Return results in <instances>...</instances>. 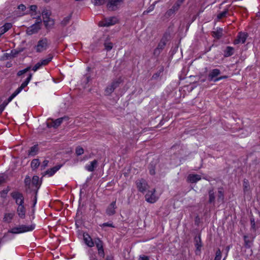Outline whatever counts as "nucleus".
Wrapping results in <instances>:
<instances>
[{"label": "nucleus", "instance_id": "f257e3e1", "mask_svg": "<svg viewBox=\"0 0 260 260\" xmlns=\"http://www.w3.org/2000/svg\"><path fill=\"white\" fill-rule=\"evenodd\" d=\"M35 228V224H32L30 225H20L18 227H14L11 230H9L7 233H12V234H20L26 232L32 231Z\"/></svg>", "mask_w": 260, "mask_h": 260}, {"label": "nucleus", "instance_id": "f03ea898", "mask_svg": "<svg viewBox=\"0 0 260 260\" xmlns=\"http://www.w3.org/2000/svg\"><path fill=\"white\" fill-rule=\"evenodd\" d=\"M107 8L110 11H115L118 10L123 4L124 0H107Z\"/></svg>", "mask_w": 260, "mask_h": 260}, {"label": "nucleus", "instance_id": "7ed1b4c3", "mask_svg": "<svg viewBox=\"0 0 260 260\" xmlns=\"http://www.w3.org/2000/svg\"><path fill=\"white\" fill-rule=\"evenodd\" d=\"M122 81V79L121 77H119L118 78L113 80L111 84L106 87L105 89L106 93L109 95L111 94L116 88L119 86Z\"/></svg>", "mask_w": 260, "mask_h": 260}, {"label": "nucleus", "instance_id": "20e7f679", "mask_svg": "<svg viewBox=\"0 0 260 260\" xmlns=\"http://www.w3.org/2000/svg\"><path fill=\"white\" fill-rule=\"evenodd\" d=\"M42 180H39L38 176H34L31 180V192L38 193V190L42 184Z\"/></svg>", "mask_w": 260, "mask_h": 260}, {"label": "nucleus", "instance_id": "39448f33", "mask_svg": "<svg viewBox=\"0 0 260 260\" xmlns=\"http://www.w3.org/2000/svg\"><path fill=\"white\" fill-rule=\"evenodd\" d=\"M42 24V20L36 22V23L30 27H28L26 29V34L28 35H31L37 33L41 29V25Z\"/></svg>", "mask_w": 260, "mask_h": 260}, {"label": "nucleus", "instance_id": "423d86ee", "mask_svg": "<svg viewBox=\"0 0 260 260\" xmlns=\"http://www.w3.org/2000/svg\"><path fill=\"white\" fill-rule=\"evenodd\" d=\"M10 194L12 198L15 200L17 205L24 204V199L22 193L18 191H13Z\"/></svg>", "mask_w": 260, "mask_h": 260}, {"label": "nucleus", "instance_id": "0eeeda50", "mask_svg": "<svg viewBox=\"0 0 260 260\" xmlns=\"http://www.w3.org/2000/svg\"><path fill=\"white\" fill-rule=\"evenodd\" d=\"M48 46V40L46 38L40 40L35 46L37 52H41L46 50Z\"/></svg>", "mask_w": 260, "mask_h": 260}, {"label": "nucleus", "instance_id": "6e6552de", "mask_svg": "<svg viewBox=\"0 0 260 260\" xmlns=\"http://www.w3.org/2000/svg\"><path fill=\"white\" fill-rule=\"evenodd\" d=\"M93 242L94 245L95 244L97 247L99 255L103 258L104 257L105 253L103 248V241L100 238H97L94 239V241Z\"/></svg>", "mask_w": 260, "mask_h": 260}, {"label": "nucleus", "instance_id": "1a4fd4ad", "mask_svg": "<svg viewBox=\"0 0 260 260\" xmlns=\"http://www.w3.org/2000/svg\"><path fill=\"white\" fill-rule=\"evenodd\" d=\"M52 120L51 122H47V125L48 127H53L54 128H56L58 126H59L61 123L62 122L63 120H68L69 117L68 116H64L61 118H59L55 120Z\"/></svg>", "mask_w": 260, "mask_h": 260}, {"label": "nucleus", "instance_id": "9d476101", "mask_svg": "<svg viewBox=\"0 0 260 260\" xmlns=\"http://www.w3.org/2000/svg\"><path fill=\"white\" fill-rule=\"evenodd\" d=\"M117 19L115 17H111L106 18L103 21L99 22V25L101 26H109L116 24L117 22Z\"/></svg>", "mask_w": 260, "mask_h": 260}, {"label": "nucleus", "instance_id": "9b49d317", "mask_svg": "<svg viewBox=\"0 0 260 260\" xmlns=\"http://www.w3.org/2000/svg\"><path fill=\"white\" fill-rule=\"evenodd\" d=\"M136 185L138 190L142 193H144L147 189L148 184L147 181L142 178L136 181Z\"/></svg>", "mask_w": 260, "mask_h": 260}, {"label": "nucleus", "instance_id": "f8f14e48", "mask_svg": "<svg viewBox=\"0 0 260 260\" xmlns=\"http://www.w3.org/2000/svg\"><path fill=\"white\" fill-rule=\"evenodd\" d=\"M117 208L116 206V200L113 201L107 207L106 209V213L109 216H113L116 214V209Z\"/></svg>", "mask_w": 260, "mask_h": 260}, {"label": "nucleus", "instance_id": "ddd939ff", "mask_svg": "<svg viewBox=\"0 0 260 260\" xmlns=\"http://www.w3.org/2000/svg\"><path fill=\"white\" fill-rule=\"evenodd\" d=\"M155 189H153L152 190H149L148 192L146 194L145 198L146 201L150 203H155L157 198L155 195Z\"/></svg>", "mask_w": 260, "mask_h": 260}, {"label": "nucleus", "instance_id": "4468645a", "mask_svg": "<svg viewBox=\"0 0 260 260\" xmlns=\"http://www.w3.org/2000/svg\"><path fill=\"white\" fill-rule=\"evenodd\" d=\"M194 243L196 247V254H198L201 251V248L203 246V244L201 240V234H199L194 238Z\"/></svg>", "mask_w": 260, "mask_h": 260}, {"label": "nucleus", "instance_id": "2eb2a0df", "mask_svg": "<svg viewBox=\"0 0 260 260\" xmlns=\"http://www.w3.org/2000/svg\"><path fill=\"white\" fill-rule=\"evenodd\" d=\"M248 37V34L246 32H239L237 39L234 41V44L236 45L240 43L244 44L247 38Z\"/></svg>", "mask_w": 260, "mask_h": 260}, {"label": "nucleus", "instance_id": "dca6fc26", "mask_svg": "<svg viewBox=\"0 0 260 260\" xmlns=\"http://www.w3.org/2000/svg\"><path fill=\"white\" fill-rule=\"evenodd\" d=\"M221 74L220 71L218 69L212 70L209 72L208 76V80L209 81H214L215 78H218V76Z\"/></svg>", "mask_w": 260, "mask_h": 260}, {"label": "nucleus", "instance_id": "f3484780", "mask_svg": "<svg viewBox=\"0 0 260 260\" xmlns=\"http://www.w3.org/2000/svg\"><path fill=\"white\" fill-rule=\"evenodd\" d=\"M180 6L178 3H175L173 7L169 9L165 13L167 17H170L174 15L180 8Z\"/></svg>", "mask_w": 260, "mask_h": 260}, {"label": "nucleus", "instance_id": "a211bd4d", "mask_svg": "<svg viewBox=\"0 0 260 260\" xmlns=\"http://www.w3.org/2000/svg\"><path fill=\"white\" fill-rule=\"evenodd\" d=\"M169 37V34L167 33H165L164 34L162 38L161 39L159 43H158L157 48L159 49L162 50L165 46L166 45L167 42L168 41V37Z\"/></svg>", "mask_w": 260, "mask_h": 260}, {"label": "nucleus", "instance_id": "6ab92c4d", "mask_svg": "<svg viewBox=\"0 0 260 260\" xmlns=\"http://www.w3.org/2000/svg\"><path fill=\"white\" fill-rule=\"evenodd\" d=\"M17 214L19 217L21 219H24L25 217L26 209L24 207V204H20L18 205L17 210Z\"/></svg>", "mask_w": 260, "mask_h": 260}, {"label": "nucleus", "instance_id": "aec40b11", "mask_svg": "<svg viewBox=\"0 0 260 260\" xmlns=\"http://www.w3.org/2000/svg\"><path fill=\"white\" fill-rule=\"evenodd\" d=\"M62 166V165H58L47 170L45 172L44 176L45 175H48L49 176H53L58 170L60 169Z\"/></svg>", "mask_w": 260, "mask_h": 260}, {"label": "nucleus", "instance_id": "412c9836", "mask_svg": "<svg viewBox=\"0 0 260 260\" xmlns=\"http://www.w3.org/2000/svg\"><path fill=\"white\" fill-rule=\"evenodd\" d=\"M24 184L25 187V191L26 192L31 193V180L29 176H26L24 179Z\"/></svg>", "mask_w": 260, "mask_h": 260}, {"label": "nucleus", "instance_id": "4be33fe9", "mask_svg": "<svg viewBox=\"0 0 260 260\" xmlns=\"http://www.w3.org/2000/svg\"><path fill=\"white\" fill-rule=\"evenodd\" d=\"M32 76V74L31 73H29L28 74V76L27 77V78L25 79V80L21 84L20 86L16 90L19 92H20L21 90L24 89L25 87L27 86L28 83L31 79Z\"/></svg>", "mask_w": 260, "mask_h": 260}, {"label": "nucleus", "instance_id": "5701e85b", "mask_svg": "<svg viewBox=\"0 0 260 260\" xmlns=\"http://www.w3.org/2000/svg\"><path fill=\"white\" fill-rule=\"evenodd\" d=\"M212 36L216 39H220L223 36V29L220 27H217L216 29L212 32Z\"/></svg>", "mask_w": 260, "mask_h": 260}, {"label": "nucleus", "instance_id": "b1692460", "mask_svg": "<svg viewBox=\"0 0 260 260\" xmlns=\"http://www.w3.org/2000/svg\"><path fill=\"white\" fill-rule=\"evenodd\" d=\"M234 48L233 47L227 46L223 50V56L225 57H228L232 56L234 53Z\"/></svg>", "mask_w": 260, "mask_h": 260}, {"label": "nucleus", "instance_id": "393cba45", "mask_svg": "<svg viewBox=\"0 0 260 260\" xmlns=\"http://www.w3.org/2000/svg\"><path fill=\"white\" fill-rule=\"evenodd\" d=\"M187 179L191 183H196L201 179V177L198 174H189Z\"/></svg>", "mask_w": 260, "mask_h": 260}, {"label": "nucleus", "instance_id": "a878e982", "mask_svg": "<svg viewBox=\"0 0 260 260\" xmlns=\"http://www.w3.org/2000/svg\"><path fill=\"white\" fill-rule=\"evenodd\" d=\"M39 148L38 147V145L36 144L31 147L28 150V155L29 156H35L36 155L38 152H39Z\"/></svg>", "mask_w": 260, "mask_h": 260}, {"label": "nucleus", "instance_id": "bb28decb", "mask_svg": "<svg viewBox=\"0 0 260 260\" xmlns=\"http://www.w3.org/2000/svg\"><path fill=\"white\" fill-rule=\"evenodd\" d=\"M98 166V160L96 159L93 160L90 162V164L87 165L85 168L89 172H93Z\"/></svg>", "mask_w": 260, "mask_h": 260}, {"label": "nucleus", "instance_id": "cd10ccee", "mask_svg": "<svg viewBox=\"0 0 260 260\" xmlns=\"http://www.w3.org/2000/svg\"><path fill=\"white\" fill-rule=\"evenodd\" d=\"M83 236L85 243L90 247H93L94 246V242L89 235L87 234L86 235H84Z\"/></svg>", "mask_w": 260, "mask_h": 260}, {"label": "nucleus", "instance_id": "c85d7f7f", "mask_svg": "<svg viewBox=\"0 0 260 260\" xmlns=\"http://www.w3.org/2000/svg\"><path fill=\"white\" fill-rule=\"evenodd\" d=\"M209 200L208 202L210 204L214 203L215 202V197L213 191V188H211L208 191Z\"/></svg>", "mask_w": 260, "mask_h": 260}, {"label": "nucleus", "instance_id": "c756f323", "mask_svg": "<svg viewBox=\"0 0 260 260\" xmlns=\"http://www.w3.org/2000/svg\"><path fill=\"white\" fill-rule=\"evenodd\" d=\"M156 162L151 161L148 166V170L150 175H154L155 174Z\"/></svg>", "mask_w": 260, "mask_h": 260}, {"label": "nucleus", "instance_id": "7c9ffc66", "mask_svg": "<svg viewBox=\"0 0 260 260\" xmlns=\"http://www.w3.org/2000/svg\"><path fill=\"white\" fill-rule=\"evenodd\" d=\"M217 200L219 202H223L224 201V192L223 187H220L218 188Z\"/></svg>", "mask_w": 260, "mask_h": 260}, {"label": "nucleus", "instance_id": "2f4dec72", "mask_svg": "<svg viewBox=\"0 0 260 260\" xmlns=\"http://www.w3.org/2000/svg\"><path fill=\"white\" fill-rule=\"evenodd\" d=\"M72 13H71L69 15H68V16L64 17L63 20L61 21V22H60V24L62 26V27H64L66 26L67 25H68L71 19V18H72Z\"/></svg>", "mask_w": 260, "mask_h": 260}, {"label": "nucleus", "instance_id": "473e14b6", "mask_svg": "<svg viewBox=\"0 0 260 260\" xmlns=\"http://www.w3.org/2000/svg\"><path fill=\"white\" fill-rule=\"evenodd\" d=\"M14 216V213H6L4 215V221L5 222L10 223L11 222V220L13 219Z\"/></svg>", "mask_w": 260, "mask_h": 260}, {"label": "nucleus", "instance_id": "72a5a7b5", "mask_svg": "<svg viewBox=\"0 0 260 260\" xmlns=\"http://www.w3.org/2000/svg\"><path fill=\"white\" fill-rule=\"evenodd\" d=\"M164 67H160L158 71L153 75L152 79H157L160 76L161 74L164 72Z\"/></svg>", "mask_w": 260, "mask_h": 260}, {"label": "nucleus", "instance_id": "f704fd0d", "mask_svg": "<svg viewBox=\"0 0 260 260\" xmlns=\"http://www.w3.org/2000/svg\"><path fill=\"white\" fill-rule=\"evenodd\" d=\"M40 164L39 159H34L31 162V167L33 170H35L39 167Z\"/></svg>", "mask_w": 260, "mask_h": 260}, {"label": "nucleus", "instance_id": "c9c22d12", "mask_svg": "<svg viewBox=\"0 0 260 260\" xmlns=\"http://www.w3.org/2000/svg\"><path fill=\"white\" fill-rule=\"evenodd\" d=\"M52 58V55L49 54L47 58L42 59L40 62L43 66H45L47 65L51 61Z\"/></svg>", "mask_w": 260, "mask_h": 260}, {"label": "nucleus", "instance_id": "e433bc0d", "mask_svg": "<svg viewBox=\"0 0 260 260\" xmlns=\"http://www.w3.org/2000/svg\"><path fill=\"white\" fill-rule=\"evenodd\" d=\"M244 241V246L246 248H249L251 247L252 241L248 239V236L244 235L243 236Z\"/></svg>", "mask_w": 260, "mask_h": 260}, {"label": "nucleus", "instance_id": "4c0bfd02", "mask_svg": "<svg viewBox=\"0 0 260 260\" xmlns=\"http://www.w3.org/2000/svg\"><path fill=\"white\" fill-rule=\"evenodd\" d=\"M18 91H17V90H16L12 94L11 96H10L8 99L6 100L4 102L5 103H6L8 105L10 102L12 101V100L19 93Z\"/></svg>", "mask_w": 260, "mask_h": 260}, {"label": "nucleus", "instance_id": "58836bf2", "mask_svg": "<svg viewBox=\"0 0 260 260\" xmlns=\"http://www.w3.org/2000/svg\"><path fill=\"white\" fill-rule=\"evenodd\" d=\"M104 45L105 47V49L107 50V51H110L113 47V43L111 42H108L107 41H105V42L104 44Z\"/></svg>", "mask_w": 260, "mask_h": 260}, {"label": "nucleus", "instance_id": "ea45409f", "mask_svg": "<svg viewBox=\"0 0 260 260\" xmlns=\"http://www.w3.org/2000/svg\"><path fill=\"white\" fill-rule=\"evenodd\" d=\"M229 10L228 9H225L223 12L219 13L218 14L217 16V18L218 19H221L223 18L226 17L227 14H228Z\"/></svg>", "mask_w": 260, "mask_h": 260}, {"label": "nucleus", "instance_id": "a19ab883", "mask_svg": "<svg viewBox=\"0 0 260 260\" xmlns=\"http://www.w3.org/2000/svg\"><path fill=\"white\" fill-rule=\"evenodd\" d=\"M30 69H31V67L30 66L27 67L26 68H25V69H23L22 70H20V71H18L17 72V76H18V77L21 76L24 74H25L26 72H27L29 71H30Z\"/></svg>", "mask_w": 260, "mask_h": 260}, {"label": "nucleus", "instance_id": "79ce46f5", "mask_svg": "<svg viewBox=\"0 0 260 260\" xmlns=\"http://www.w3.org/2000/svg\"><path fill=\"white\" fill-rule=\"evenodd\" d=\"M51 14V12L47 9H44L42 12L43 18L44 19L48 18V17H50Z\"/></svg>", "mask_w": 260, "mask_h": 260}, {"label": "nucleus", "instance_id": "37998d69", "mask_svg": "<svg viewBox=\"0 0 260 260\" xmlns=\"http://www.w3.org/2000/svg\"><path fill=\"white\" fill-rule=\"evenodd\" d=\"M10 188L9 186H8L6 189L3 190L1 191V197L3 198H6L7 197V194L8 192L10 191Z\"/></svg>", "mask_w": 260, "mask_h": 260}, {"label": "nucleus", "instance_id": "c03bdc74", "mask_svg": "<svg viewBox=\"0 0 260 260\" xmlns=\"http://www.w3.org/2000/svg\"><path fill=\"white\" fill-rule=\"evenodd\" d=\"M91 1L95 6H101L104 5L107 0H91Z\"/></svg>", "mask_w": 260, "mask_h": 260}, {"label": "nucleus", "instance_id": "a18cd8bd", "mask_svg": "<svg viewBox=\"0 0 260 260\" xmlns=\"http://www.w3.org/2000/svg\"><path fill=\"white\" fill-rule=\"evenodd\" d=\"M250 220L251 229L253 230L254 231H256L257 228H256L255 219L253 216H251L250 217Z\"/></svg>", "mask_w": 260, "mask_h": 260}, {"label": "nucleus", "instance_id": "49530a36", "mask_svg": "<svg viewBox=\"0 0 260 260\" xmlns=\"http://www.w3.org/2000/svg\"><path fill=\"white\" fill-rule=\"evenodd\" d=\"M84 153V149L82 147L80 146H78L76 148V154L77 156H79L83 154Z\"/></svg>", "mask_w": 260, "mask_h": 260}, {"label": "nucleus", "instance_id": "de8ad7c7", "mask_svg": "<svg viewBox=\"0 0 260 260\" xmlns=\"http://www.w3.org/2000/svg\"><path fill=\"white\" fill-rule=\"evenodd\" d=\"M221 257V252L220 249L218 248L216 250L214 260H220Z\"/></svg>", "mask_w": 260, "mask_h": 260}, {"label": "nucleus", "instance_id": "09e8293b", "mask_svg": "<svg viewBox=\"0 0 260 260\" xmlns=\"http://www.w3.org/2000/svg\"><path fill=\"white\" fill-rule=\"evenodd\" d=\"M12 27V24L11 23H6L4 24L3 26H2V27L4 28L5 30H6L7 31H8L9 29H10Z\"/></svg>", "mask_w": 260, "mask_h": 260}, {"label": "nucleus", "instance_id": "8fccbe9b", "mask_svg": "<svg viewBox=\"0 0 260 260\" xmlns=\"http://www.w3.org/2000/svg\"><path fill=\"white\" fill-rule=\"evenodd\" d=\"M42 64H41V62L39 61L37 62L32 68V70L34 72L37 71L38 69H40L42 67Z\"/></svg>", "mask_w": 260, "mask_h": 260}, {"label": "nucleus", "instance_id": "3c124183", "mask_svg": "<svg viewBox=\"0 0 260 260\" xmlns=\"http://www.w3.org/2000/svg\"><path fill=\"white\" fill-rule=\"evenodd\" d=\"M50 19L51 18L50 17H48V18H43V23L46 29H49V25L48 24V22Z\"/></svg>", "mask_w": 260, "mask_h": 260}, {"label": "nucleus", "instance_id": "603ef678", "mask_svg": "<svg viewBox=\"0 0 260 260\" xmlns=\"http://www.w3.org/2000/svg\"><path fill=\"white\" fill-rule=\"evenodd\" d=\"M162 51L160 49H159L158 48H157V47L154 50V52H153V54L154 55L156 56H158L160 54V53H161V52Z\"/></svg>", "mask_w": 260, "mask_h": 260}, {"label": "nucleus", "instance_id": "864d4df0", "mask_svg": "<svg viewBox=\"0 0 260 260\" xmlns=\"http://www.w3.org/2000/svg\"><path fill=\"white\" fill-rule=\"evenodd\" d=\"M48 162L49 161L48 160H44L43 161V163L41 166L42 170L45 169V168L48 166Z\"/></svg>", "mask_w": 260, "mask_h": 260}, {"label": "nucleus", "instance_id": "5fc2aeb1", "mask_svg": "<svg viewBox=\"0 0 260 260\" xmlns=\"http://www.w3.org/2000/svg\"><path fill=\"white\" fill-rule=\"evenodd\" d=\"M7 105L6 103L3 102V103L0 105V115L2 114L3 111L4 110L6 106Z\"/></svg>", "mask_w": 260, "mask_h": 260}, {"label": "nucleus", "instance_id": "6e6d98bb", "mask_svg": "<svg viewBox=\"0 0 260 260\" xmlns=\"http://www.w3.org/2000/svg\"><path fill=\"white\" fill-rule=\"evenodd\" d=\"M101 227H106V226H109V227H112L114 228V225L113 224V223H109V222H105L103 223L102 225H101Z\"/></svg>", "mask_w": 260, "mask_h": 260}, {"label": "nucleus", "instance_id": "4d7b16f0", "mask_svg": "<svg viewBox=\"0 0 260 260\" xmlns=\"http://www.w3.org/2000/svg\"><path fill=\"white\" fill-rule=\"evenodd\" d=\"M11 54L12 57L14 58V57H16L19 54V53H18V50H15V49H13L11 50Z\"/></svg>", "mask_w": 260, "mask_h": 260}, {"label": "nucleus", "instance_id": "13d9d810", "mask_svg": "<svg viewBox=\"0 0 260 260\" xmlns=\"http://www.w3.org/2000/svg\"><path fill=\"white\" fill-rule=\"evenodd\" d=\"M228 78V76L226 75L221 76L218 78H215L214 80V82H217L218 81H219L222 79H227Z\"/></svg>", "mask_w": 260, "mask_h": 260}, {"label": "nucleus", "instance_id": "bf43d9fd", "mask_svg": "<svg viewBox=\"0 0 260 260\" xmlns=\"http://www.w3.org/2000/svg\"><path fill=\"white\" fill-rule=\"evenodd\" d=\"M156 3V2H155L153 4H152L151 5H150L148 8L147 9V11L149 12H150L151 11H152L154 9V7H155V4Z\"/></svg>", "mask_w": 260, "mask_h": 260}, {"label": "nucleus", "instance_id": "052dcab7", "mask_svg": "<svg viewBox=\"0 0 260 260\" xmlns=\"http://www.w3.org/2000/svg\"><path fill=\"white\" fill-rule=\"evenodd\" d=\"M18 9L22 11H23L25 10L26 7L23 4H20L18 6Z\"/></svg>", "mask_w": 260, "mask_h": 260}, {"label": "nucleus", "instance_id": "680f3d73", "mask_svg": "<svg viewBox=\"0 0 260 260\" xmlns=\"http://www.w3.org/2000/svg\"><path fill=\"white\" fill-rule=\"evenodd\" d=\"M48 24L49 25V28L52 27V26L54 25V20L51 18L49 22H48Z\"/></svg>", "mask_w": 260, "mask_h": 260}, {"label": "nucleus", "instance_id": "e2e57ef3", "mask_svg": "<svg viewBox=\"0 0 260 260\" xmlns=\"http://www.w3.org/2000/svg\"><path fill=\"white\" fill-rule=\"evenodd\" d=\"M149 256L146 255L140 256L138 260H149Z\"/></svg>", "mask_w": 260, "mask_h": 260}, {"label": "nucleus", "instance_id": "0e129e2a", "mask_svg": "<svg viewBox=\"0 0 260 260\" xmlns=\"http://www.w3.org/2000/svg\"><path fill=\"white\" fill-rule=\"evenodd\" d=\"M31 193H32L33 195H34V206H35L36 203H37V193H34V192H31Z\"/></svg>", "mask_w": 260, "mask_h": 260}, {"label": "nucleus", "instance_id": "69168bd1", "mask_svg": "<svg viewBox=\"0 0 260 260\" xmlns=\"http://www.w3.org/2000/svg\"><path fill=\"white\" fill-rule=\"evenodd\" d=\"M29 8L30 10L33 12H36L37 9V6L36 5H31Z\"/></svg>", "mask_w": 260, "mask_h": 260}, {"label": "nucleus", "instance_id": "338daca9", "mask_svg": "<svg viewBox=\"0 0 260 260\" xmlns=\"http://www.w3.org/2000/svg\"><path fill=\"white\" fill-rule=\"evenodd\" d=\"M85 77H86V83H87L89 82V81L91 80V77L90 75L86 74L85 75Z\"/></svg>", "mask_w": 260, "mask_h": 260}, {"label": "nucleus", "instance_id": "774afa93", "mask_svg": "<svg viewBox=\"0 0 260 260\" xmlns=\"http://www.w3.org/2000/svg\"><path fill=\"white\" fill-rule=\"evenodd\" d=\"M5 182V179L3 176H0V185Z\"/></svg>", "mask_w": 260, "mask_h": 260}]
</instances>
